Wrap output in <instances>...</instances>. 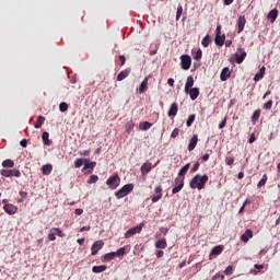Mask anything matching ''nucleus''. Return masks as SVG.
I'll list each match as a JSON object with an SVG mask.
<instances>
[{"instance_id": "nucleus-1", "label": "nucleus", "mask_w": 280, "mask_h": 280, "mask_svg": "<svg viewBox=\"0 0 280 280\" xmlns=\"http://www.w3.org/2000/svg\"><path fill=\"white\" fill-rule=\"evenodd\" d=\"M207 183H209V175L197 174L190 179L189 187L190 189H198V191H201V189L207 187Z\"/></svg>"}, {"instance_id": "nucleus-2", "label": "nucleus", "mask_w": 280, "mask_h": 280, "mask_svg": "<svg viewBox=\"0 0 280 280\" xmlns=\"http://www.w3.org/2000/svg\"><path fill=\"white\" fill-rule=\"evenodd\" d=\"M135 189V185L132 184H126L125 186L121 187L118 191L115 192L116 198H124L130 194Z\"/></svg>"}, {"instance_id": "nucleus-3", "label": "nucleus", "mask_w": 280, "mask_h": 280, "mask_svg": "<svg viewBox=\"0 0 280 280\" xmlns=\"http://www.w3.org/2000/svg\"><path fill=\"white\" fill-rule=\"evenodd\" d=\"M119 183H121V178L119 177L118 174L110 176L106 180V185L109 189H117V186L119 185Z\"/></svg>"}, {"instance_id": "nucleus-4", "label": "nucleus", "mask_w": 280, "mask_h": 280, "mask_svg": "<svg viewBox=\"0 0 280 280\" xmlns=\"http://www.w3.org/2000/svg\"><path fill=\"white\" fill-rule=\"evenodd\" d=\"M1 176H4V178H11L12 176L15 178H21V171L14 168V170H1L0 171Z\"/></svg>"}, {"instance_id": "nucleus-5", "label": "nucleus", "mask_w": 280, "mask_h": 280, "mask_svg": "<svg viewBox=\"0 0 280 280\" xmlns=\"http://www.w3.org/2000/svg\"><path fill=\"white\" fill-rule=\"evenodd\" d=\"M180 66L184 71H189V69H191V57L189 55H182Z\"/></svg>"}, {"instance_id": "nucleus-6", "label": "nucleus", "mask_w": 280, "mask_h": 280, "mask_svg": "<svg viewBox=\"0 0 280 280\" xmlns=\"http://www.w3.org/2000/svg\"><path fill=\"white\" fill-rule=\"evenodd\" d=\"M143 223H140L139 225H136L135 228L129 229L126 233H125V238L129 240V237H132V235H137V233H141V231H143Z\"/></svg>"}, {"instance_id": "nucleus-7", "label": "nucleus", "mask_w": 280, "mask_h": 280, "mask_svg": "<svg viewBox=\"0 0 280 280\" xmlns=\"http://www.w3.org/2000/svg\"><path fill=\"white\" fill-rule=\"evenodd\" d=\"M160 161H158L153 166L151 162H145L141 165L140 172L142 176H147V174H150L152 172L153 167H156L159 165Z\"/></svg>"}, {"instance_id": "nucleus-8", "label": "nucleus", "mask_w": 280, "mask_h": 280, "mask_svg": "<svg viewBox=\"0 0 280 280\" xmlns=\"http://www.w3.org/2000/svg\"><path fill=\"white\" fill-rule=\"evenodd\" d=\"M246 56H247L246 50H244V48H242V47H238L237 51L235 52L236 65H242V62H244V60H246Z\"/></svg>"}, {"instance_id": "nucleus-9", "label": "nucleus", "mask_w": 280, "mask_h": 280, "mask_svg": "<svg viewBox=\"0 0 280 280\" xmlns=\"http://www.w3.org/2000/svg\"><path fill=\"white\" fill-rule=\"evenodd\" d=\"M84 167L82 172H86V174H93V170H95V165H97L96 162H89L88 159L84 160Z\"/></svg>"}, {"instance_id": "nucleus-10", "label": "nucleus", "mask_w": 280, "mask_h": 280, "mask_svg": "<svg viewBox=\"0 0 280 280\" xmlns=\"http://www.w3.org/2000/svg\"><path fill=\"white\" fill-rule=\"evenodd\" d=\"M102 248H104V241L98 240L96 242L93 243L92 245V255H97V253H100V250H102Z\"/></svg>"}, {"instance_id": "nucleus-11", "label": "nucleus", "mask_w": 280, "mask_h": 280, "mask_svg": "<svg viewBox=\"0 0 280 280\" xmlns=\"http://www.w3.org/2000/svg\"><path fill=\"white\" fill-rule=\"evenodd\" d=\"M155 195L151 198L152 202H159L161 198H163V187L161 185L156 186L155 189Z\"/></svg>"}, {"instance_id": "nucleus-12", "label": "nucleus", "mask_w": 280, "mask_h": 280, "mask_svg": "<svg viewBox=\"0 0 280 280\" xmlns=\"http://www.w3.org/2000/svg\"><path fill=\"white\" fill-rule=\"evenodd\" d=\"M3 209H4L5 213H8V215H14V213H16V211H19V208L12 203L4 205Z\"/></svg>"}, {"instance_id": "nucleus-13", "label": "nucleus", "mask_w": 280, "mask_h": 280, "mask_svg": "<svg viewBox=\"0 0 280 280\" xmlns=\"http://www.w3.org/2000/svg\"><path fill=\"white\" fill-rule=\"evenodd\" d=\"M132 69L127 68L122 71L119 72V74L117 75V82H122V80H126V78H128V75H130Z\"/></svg>"}, {"instance_id": "nucleus-14", "label": "nucleus", "mask_w": 280, "mask_h": 280, "mask_svg": "<svg viewBox=\"0 0 280 280\" xmlns=\"http://www.w3.org/2000/svg\"><path fill=\"white\" fill-rule=\"evenodd\" d=\"M245 26H246V18L242 15L238 18V21H237V34H242V32H244Z\"/></svg>"}, {"instance_id": "nucleus-15", "label": "nucleus", "mask_w": 280, "mask_h": 280, "mask_svg": "<svg viewBox=\"0 0 280 280\" xmlns=\"http://www.w3.org/2000/svg\"><path fill=\"white\" fill-rule=\"evenodd\" d=\"M198 145V135H194L188 144V152H194Z\"/></svg>"}, {"instance_id": "nucleus-16", "label": "nucleus", "mask_w": 280, "mask_h": 280, "mask_svg": "<svg viewBox=\"0 0 280 280\" xmlns=\"http://www.w3.org/2000/svg\"><path fill=\"white\" fill-rule=\"evenodd\" d=\"M229 78H231V70L229 69V67H225L221 71L220 80H221V82H226V80H229Z\"/></svg>"}, {"instance_id": "nucleus-17", "label": "nucleus", "mask_w": 280, "mask_h": 280, "mask_svg": "<svg viewBox=\"0 0 280 280\" xmlns=\"http://www.w3.org/2000/svg\"><path fill=\"white\" fill-rule=\"evenodd\" d=\"M253 237V230H246L244 234L241 235V242L247 244L248 240Z\"/></svg>"}, {"instance_id": "nucleus-18", "label": "nucleus", "mask_w": 280, "mask_h": 280, "mask_svg": "<svg viewBox=\"0 0 280 280\" xmlns=\"http://www.w3.org/2000/svg\"><path fill=\"white\" fill-rule=\"evenodd\" d=\"M178 115V103H173L168 109V117H176Z\"/></svg>"}, {"instance_id": "nucleus-19", "label": "nucleus", "mask_w": 280, "mask_h": 280, "mask_svg": "<svg viewBox=\"0 0 280 280\" xmlns=\"http://www.w3.org/2000/svg\"><path fill=\"white\" fill-rule=\"evenodd\" d=\"M190 100H198V95H200V89L198 88H192L190 90H188Z\"/></svg>"}, {"instance_id": "nucleus-20", "label": "nucleus", "mask_w": 280, "mask_h": 280, "mask_svg": "<svg viewBox=\"0 0 280 280\" xmlns=\"http://www.w3.org/2000/svg\"><path fill=\"white\" fill-rule=\"evenodd\" d=\"M52 171L54 166H51V164H45L44 166H42V174L44 176H49V174H51Z\"/></svg>"}, {"instance_id": "nucleus-21", "label": "nucleus", "mask_w": 280, "mask_h": 280, "mask_svg": "<svg viewBox=\"0 0 280 280\" xmlns=\"http://www.w3.org/2000/svg\"><path fill=\"white\" fill-rule=\"evenodd\" d=\"M264 75H266V67L265 66H262L259 70V72L255 74L254 81L259 82V80H261L264 78Z\"/></svg>"}, {"instance_id": "nucleus-22", "label": "nucleus", "mask_w": 280, "mask_h": 280, "mask_svg": "<svg viewBox=\"0 0 280 280\" xmlns=\"http://www.w3.org/2000/svg\"><path fill=\"white\" fill-rule=\"evenodd\" d=\"M107 268L108 267L106 265L94 266L92 268V272H94L95 275H100V272H106Z\"/></svg>"}, {"instance_id": "nucleus-23", "label": "nucleus", "mask_w": 280, "mask_h": 280, "mask_svg": "<svg viewBox=\"0 0 280 280\" xmlns=\"http://www.w3.org/2000/svg\"><path fill=\"white\" fill-rule=\"evenodd\" d=\"M224 40H226V36L225 35H215L214 43L219 47H222V45H224Z\"/></svg>"}, {"instance_id": "nucleus-24", "label": "nucleus", "mask_w": 280, "mask_h": 280, "mask_svg": "<svg viewBox=\"0 0 280 280\" xmlns=\"http://www.w3.org/2000/svg\"><path fill=\"white\" fill-rule=\"evenodd\" d=\"M277 16H279V11L277 9H272L268 13V19H270L271 23H275L277 21Z\"/></svg>"}, {"instance_id": "nucleus-25", "label": "nucleus", "mask_w": 280, "mask_h": 280, "mask_svg": "<svg viewBox=\"0 0 280 280\" xmlns=\"http://www.w3.org/2000/svg\"><path fill=\"white\" fill-rule=\"evenodd\" d=\"M224 250V245H218V246H214L212 249H211V253L210 255H222V252Z\"/></svg>"}, {"instance_id": "nucleus-26", "label": "nucleus", "mask_w": 280, "mask_h": 280, "mask_svg": "<svg viewBox=\"0 0 280 280\" xmlns=\"http://www.w3.org/2000/svg\"><path fill=\"white\" fill-rule=\"evenodd\" d=\"M191 86H194V77L189 75L185 84V93H189Z\"/></svg>"}, {"instance_id": "nucleus-27", "label": "nucleus", "mask_w": 280, "mask_h": 280, "mask_svg": "<svg viewBox=\"0 0 280 280\" xmlns=\"http://www.w3.org/2000/svg\"><path fill=\"white\" fill-rule=\"evenodd\" d=\"M191 54H192L194 60H197V62L202 60V49L199 48L197 50H192Z\"/></svg>"}, {"instance_id": "nucleus-28", "label": "nucleus", "mask_w": 280, "mask_h": 280, "mask_svg": "<svg viewBox=\"0 0 280 280\" xmlns=\"http://www.w3.org/2000/svg\"><path fill=\"white\" fill-rule=\"evenodd\" d=\"M191 164L187 163L186 165H184L179 172H178V176L182 177V178H185L187 172H189V167H190Z\"/></svg>"}, {"instance_id": "nucleus-29", "label": "nucleus", "mask_w": 280, "mask_h": 280, "mask_svg": "<svg viewBox=\"0 0 280 280\" xmlns=\"http://www.w3.org/2000/svg\"><path fill=\"white\" fill-rule=\"evenodd\" d=\"M148 91V77L141 82L138 93H145Z\"/></svg>"}, {"instance_id": "nucleus-30", "label": "nucleus", "mask_w": 280, "mask_h": 280, "mask_svg": "<svg viewBox=\"0 0 280 280\" xmlns=\"http://www.w3.org/2000/svg\"><path fill=\"white\" fill-rule=\"evenodd\" d=\"M152 127V122L150 121H142L139 124V130L145 131V130H150Z\"/></svg>"}, {"instance_id": "nucleus-31", "label": "nucleus", "mask_w": 280, "mask_h": 280, "mask_svg": "<svg viewBox=\"0 0 280 280\" xmlns=\"http://www.w3.org/2000/svg\"><path fill=\"white\" fill-rule=\"evenodd\" d=\"M135 126H136L135 121H132V120L127 121V124L125 126L126 133L130 135V132H132V130H135Z\"/></svg>"}, {"instance_id": "nucleus-32", "label": "nucleus", "mask_w": 280, "mask_h": 280, "mask_svg": "<svg viewBox=\"0 0 280 280\" xmlns=\"http://www.w3.org/2000/svg\"><path fill=\"white\" fill-rule=\"evenodd\" d=\"M259 117H261V109H256L252 116L253 124H257V121H259Z\"/></svg>"}, {"instance_id": "nucleus-33", "label": "nucleus", "mask_w": 280, "mask_h": 280, "mask_svg": "<svg viewBox=\"0 0 280 280\" xmlns=\"http://www.w3.org/2000/svg\"><path fill=\"white\" fill-rule=\"evenodd\" d=\"M155 248H167V241L165 238H162L155 243Z\"/></svg>"}, {"instance_id": "nucleus-34", "label": "nucleus", "mask_w": 280, "mask_h": 280, "mask_svg": "<svg viewBox=\"0 0 280 280\" xmlns=\"http://www.w3.org/2000/svg\"><path fill=\"white\" fill-rule=\"evenodd\" d=\"M45 124V116H38L37 121L34 125V128H43V125Z\"/></svg>"}, {"instance_id": "nucleus-35", "label": "nucleus", "mask_w": 280, "mask_h": 280, "mask_svg": "<svg viewBox=\"0 0 280 280\" xmlns=\"http://www.w3.org/2000/svg\"><path fill=\"white\" fill-rule=\"evenodd\" d=\"M42 139L45 145H51V141L49 140V132L44 131L42 135Z\"/></svg>"}, {"instance_id": "nucleus-36", "label": "nucleus", "mask_w": 280, "mask_h": 280, "mask_svg": "<svg viewBox=\"0 0 280 280\" xmlns=\"http://www.w3.org/2000/svg\"><path fill=\"white\" fill-rule=\"evenodd\" d=\"M194 121H196V114H191V115L188 117V119H187V121H186L187 128H191V125L194 124Z\"/></svg>"}, {"instance_id": "nucleus-37", "label": "nucleus", "mask_w": 280, "mask_h": 280, "mask_svg": "<svg viewBox=\"0 0 280 280\" xmlns=\"http://www.w3.org/2000/svg\"><path fill=\"white\" fill-rule=\"evenodd\" d=\"M2 167H5V168H8V167H14V161H13V160H10V159L4 160V161L2 162Z\"/></svg>"}, {"instance_id": "nucleus-38", "label": "nucleus", "mask_w": 280, "mask_h": 280, "mask_svg": "<svg viewBox=\"0 0 280 280\" xmlns=\"http://www.w3.org/2000/svg\"><path fill=\"white\" fill-rule=\"evenodd\" d=\"M266 183H268V175L264 174L261 179L258 182L257 187H264V185H266Z\"/></svg>"}, {"instance_id": "nucleus-39", "label": "nucleus", "mask_w": 280, "mask_h": 280, "mask_svg": "<svg viewBox=\"0 0 280 280\" xmlns=\"http://www.w3.org/2000/svg\"><path fill=\"white\" fill-rule=\"evenodd\" d=\"M117 256L115 254V252L108 253L104 255V259L105 261H113V259H115Z\"/></svg>"}, {"instance_id": "nucleus-40", "label": "nucleus", "mask_w": 280, "mask_h": 280, "mask_svg": "<svg viewBox=\"0 0 280 280\" xmlns=\"http://www.w3.org/2000/svg\"><path fill=\"white\" fill-rule=\"evenodd\" d=\"M51 231L55 232V235H58V237H65L67 234L60 230V228H52Z\"/></svg>"}, {"instance_id": "nucleus-41", "label": "nucleus", "mask_w": 280, "mask_h": 280, "mask_svg": "<svg viewBox=\"0 0 280 280\" xmlns=\"http://www.w3.org/2000/svg\"><path fill=\"white\" fill-rule=\"evenodd\" d=\"M59 110L61 113H67V110H69V105L66 102L60 103Z\"/></svg>"}, {"instance_id": "nucleus-42", "label": "nucleus", "mask_w": 280, "mask_h": 280, "mask_svg": "<svg viewBox=\"0 0 280 280\" xmlns=\"http://www.w3.org/2000/svg\"><path fill=\"white\" fill-rule=\"evenodd\" d=\"M116 257H124L126 255V247H120L117 252H115Z\"/></svg>"}, {"instance_id": "nucleus-43", "label": "nucleus", "mask_w": 280, "mask_h": 280, "mask_svg": "<svg viewBox=\"0 0 280 280\" xmlns=\"http://www.w3.org/2000/svg\"><path fill=\"white\" fill-rule=\"evenodd\" d=\"M82 165H84V160L78 158V159L74 161V167L78 170V168L82 167Z\"/></svg>"}, {"instance_id": "nucleus-44", "label": "nucleus", "mask_w": 280, "mask_h": 280, "mask_svg": "<svg viewBox=\"0 0 280 280\" xmlns=\"http://www.w3.org/2000/svg\"><path fill=\"white\" fill-rule=\"evenodd\" d=\"M100 180V177L97 175H91L90 179L88 180L89 185H93Z\"/></svg>"}, {"instance_id": "nucleus-45", "label": "nucleus", "mask_w": 280, "mask_h": 280, "mask_svg": "<svg viewBox=\"0 0 280 280\" xmlns=\"http://www.w3.org/2000/svg\"><path fill=\"white\" fill-rule=\"evenodd\" d=\"M272 104H273L272 100H269L267 103H265V104L262 105V108H264L265 110H270V109L272 108Z\"/></svg>"}, {"instance_id": "nucleus-46", "label": "nucleus", "mask_w": 280, "mask_h": 280, "mask_svg": "<svg viewBox=\"0 0 280 280\" xmlns=\"http://www.w3.org/2000/svg\"><path fill=\"white\" fill-rule=\"evenodd\" d=\"M180 16H183V5L179 4L176 12V21H179Z\"/></svg>"}, {"instance_id": "nucleus-47", "label": "nucleus", "mask_w": 280, "mask_h": 280, "mask_svg": "<svg viewBox=\"0 0 280 280\" xmlns=\"http://www.w3.org/2000/svg\"><path fill=\"white\" fill-rule=\"evenodd\" d=\"M209 43H210V37H209V35H207V36H205V37L202 38L201 45H202L203 47H209Z\"/></svg>"}, {"instance_id": "nucleus-48", "label": "nucleus", "mask_w": 280, "mask_h": 280, "mask_svg": "<svg viewBox=\"0 0 280 280\" xmlns=\"http://www.w3.org/2000/svg\"><path fill=\"white\" fill-rule=\"evenodd\" d=\"M184 187H185V185H183V184H179V185L175 186L172 189V194H178Z\"/></svg>"}, {"instance_id": "nucleus-49", "label": "nucleus", "mask_w": 280, "mask_h": 280, "mask_svg": "<svg viewBox=\"0 0 280 280\" xmlns=\"http://www.w3.org/2000/svg\"><path fill=\"white\" fill-rule=\"evenodd\" d=\"M175 185L178 186V185H185V177H176L175 178Z\"/></svg>"}, {"instance_id": "nucleus-50", "label": "nucleus", "mask_w": 280, "mask_h": 280, "mask_svg": "<svg viewBox=\"0 0 280 280\" xmlns=\"http://www.w3.org/2000/svg\"><path fill=\"white\" fill-rule=\"evenodd\" d=\"M178 135H180V129L175 128L172 133H171V139H176V137H178Z\"/></svg>"}, {"instance_id": "nucleus-51", "label": "nucleus", "mask_w": 280, "mask_h": 280, "mask_svg": "<svg viewBox=\"0 0 280 280\" xmlns=\"http://www.w3.org/2000/svg\"><path fill=\"white\" fill-rule=\"evenodd\" d=\"M197 170H200V162H196L194 167L190 168L191 174H195Z\"/></svg>"}, {"instance_id": "nucleus-52", "label": "nucleus", "mask_w": 280, "mask_h": 280, "mask_svg": "<svg viewBox=\"0 0 280 280\" xmlns=\"http://www.w3.org/2000/svg\"><path fill=\"white\" fill-rule=\"evenodd\" d=\"M118 60L120 62V67H124V65H126V56H124V55L119 56Z\"/></svg>"}, {"instance_id": "nucleus-53", "label": "nucleus", "mask_w": 280, "mask_h": 280, "mask_svg": "<svg viewBox=\"0 0 280 280\" xmlns=\"http://www.w3.org/2000/svg\"><path fill=\"white\" fill-rule=\"evenodd\" d=\"M80 156H91V150H84L79 152Z\"/></svg>"}, {"instance_id": "nucleus-54", "label": "nucleus", "mask_w": 280, "mask_h": 280, "mask_svg": "<svg viewBox=\"0 0 280 280\" xmlns=\"http://www.w3.org/2000/svg\"><path fill=\"white\" fill-rule=\"evenodd\" d=\"M224 275H233V267L232 266H228L226 269L224 270Z\"/></svg>"}, {"instance_id": "nucleus-55", "label": "nucleus", "mask_w": 280, "mask_h": 280, "mask_svg": "<svg viewBox=\"0 0 280 280\" xmlns=\"http://www.w3.org/2000/svg\"><path fill=\"white\" fill-rule=\"evenodd\" d=\"M225 163H226V165H233V163H235V159L234 158H226Z\"/></svg>"}, {"instance_id": "nucleus-56", "label": "nucleus", "mask_w": 280, "mask_h": 280, "mask_svg": "<svg viewBox=\"0 0 280 280\" xmlns=\"http://www.w3.org/2000/svg\"><path fill=\"white\" fill-rule=\"evenodd\" d=\"M48 240H49L50 242H56V233L50 232V233L48 234Z\"/></svg>"}, {"instance_id": "nucleus-57", "label": "nucleus", "mask_w": 280, "mask_h": 280, "mask_svg": "<svg viewBox=\"0 0 280 280\" xmlns=\"http://www.w3.org/2000/svg\"><path fill=\"white\" fill-rule=\"evenodd\" d=\"M226 127V118H224L220 124H219V129L222 130V128Z\"/></svg>"}, {"instance_id": "nucleus-58", "label": "nucleus", "mask_w": 280, "mask_h": 280, "mask_svg": "<svg viewBox=\"0 0 280 280\" xmlns=\"http://www.w3.org/2000/svg\"><path fill=\"white\" fill-rule=\"evenodd\" d=\"M256 141H257V138H255V133H252L248 139V143H255Z\"/></svg>"}, {"instance_id": "nucleus-59", "label": "nucleus", "mask_w": 280, "mask_h": 280, "mask_svg": "<svg viewBox=\"0 0 280 280\" xmlns=\"http://www.w3.org/2000/svg\"><path fill=\"white\" fill-rule=\"evenodd\" d=\"M164 255H165V252H163V250H158L155 253V256L158 257V259H161V257H163Z\"/></svg>"}, {"instance_id": "nucleus-60", "label": "nucleus", "mask_w": 280, "mask_h": 280, "mask_svg": "<svg viewBox=\"0 0 280 280\" xmlns=\"http://www.w3.org/2000/svg\"><path fill=\"white\" fill-rule=\"evenodd\" d=\"M160 232H161L163 235H166L167 233H170V229H167V228H160Z\"/></svg>"}, {"instance_id": "nucleus-61", "label": "nucleus", "mask_w": 280, "mask_h": 280, "mask_svg": "<svg viewBox=\"0 0 280 280\" xmlns=\"http://www.w3.org/2000/svg\"><path fill=\"white\" fill-rule=\"evenodd\" d=\"M84 231H91V225H85L80 229V233H84Z\"/></svg>"}, {"instance_id": "nucleus-62", "label": "nucleus", "mask_w": 280, "mask_h": 280, "mask_svg": "<svg viewBox=\"0 0 280 280\" xmlns=\"http://www.w3.org/2000/svg\"><path fill=\"white\" fill-rule=\"evenodd\" d=\"M220 34H222V26L218 25L215 30V36H220Z\"/></svg>"}, {"instance_id": "nucleus-63", "label": "nucleus", "mask_w": 280, "mask_h": 280, "mask_svg": "<svg viewBox=\"0 0 280 280\" xmlns=\"http://www.w3.org/2000/svg\"><path fill=\"white\" fill-rule=\"evenodd\" d=\"M20 145H21L22 148H27V139L21 140Z\"/></svg>"}, {"instance_id": "nucleus-64", "label": "nucleus", "mask_w": 280, "mask_h": 280, "mask_svg": "<svg viewBox=\"0 0 280 280\" xmlns=\"http://www.w3.org/2000/svg\"><path fill=\"white\" fill-rule=\"evenodd\" d=\"M214 279L224 280V275H222V273H217V275L214 276Z\"/></svg>"}]
</instances>
